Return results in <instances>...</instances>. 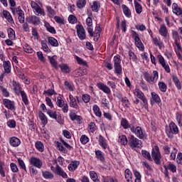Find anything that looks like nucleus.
<instances>
[{"instance_id": "obj_1", "label": "nucleus", "mask_w": 182, "mask_h": 182, "mask_svg": "<svg viewBox=\"0 0 182 182\" xmlns=\"http://www.w3.org/2000/svg\"><path fill=\"white\" fill-rule=\"evenodd\" d=\"M172 38L174 41L173 46H174L176 55L178 56V58L180 59V60H182V56H181L182 48H181V46H180V42H179L181 36L178 35V32H177V31L172 30Z\"/></svg>"}, {"instance_id": "obj_2", "label": "nucleus", "mask_w": 182, "mask_h": 182, "mask_svg": "<svg viewBox=\"0 0 182 182\" xmlns=\"http://www.w3.org/2000/svg\"><path fill=\"white\" fill-rule=\"evenodd\" d=\"M31 6L35 15H37V16H45V11L41 7L42 6L41 1H31Z\"/></svg>"}, {"instance_id": "obj_3", "label": "nucleus", "mask_w": 182, "mask_h": 182, "mask_svg": "<svg viewBox=\"0 0 182 182\" xmlns=\"http://www.w3.org/2000/svg\"><path fill=\"white\" fill-rule=\"evenodd\" d=\"M113 63H114V73L119 76L121 73H122V58H120V55H117L113 58Z\"/></svg>"}, {"instance_id": "obj_4", "label": "nucleus", "mask_w": 182, "mask_h": 182, "mask_svg": "<svg viewBox=\"0 0 182 182\" xmlns=\"http://www.w3.org/2000/svg\"><path fill=\"white\" fill-rule=\"evenodd\" d=\"M134 97H138V99H140L143 102V107L144 109H147L148 107V103H147V99L144 96V93L140 90V88L139 87H136L135 89L133 91Z\"/></svg>"}, {"instance_id": "obj_5", "label": "nucleus", "mask_w": 182, "mask_h": 182, "mask_svg": "<svg viewBox=\"0 0 182 182\" xmlns=\"http://www.w3.org/2000/svg\"><path fill=\"white\" fill-rule=\"evenodd\" d=\"M144 79L148 83H157V80H159V72L154 70L152 75L145 73Z\"/></svg>"}, {"instance_id": "obj_6", "label": "nucleus", "mask_w": 182, "mask_h": 182, "mask_svg": "<svg viewBox=\"0 0 182 182\" xmlns=\"http://www.w3.org/2000/svg\"><path fill=\"white\" fill-rule=\"evenodd\" d=\"M131 35H132V38L134 41V43L136 48H138V49H139L140 50H144V45H143V43L140 39L139 33H136V31H132Z\"/></svg>"}, {"instance_id": "obj_7", "label": "nucleus", "mask_w": 182, "mask_h": 182, "mask_svg": "<svg viewBox=\"0 0 182 182\" xmlns=\"http://www.w3.org/2000/svg\"><path fill=\"white\" fill-rule=\"evenodd\" d=\"M166 133L168 137H173V134H178V127L174 122H171L166 129Z\"/></svg>"}, {"instance_id": "obj_8", "label": "nucleus", "mask_w": 182, "mask_h": 182, "mask_svg": "<svg viewBox=\"0 0 182 182\" xmlns=\"http://www.w3.org/2000/svg\"><path fill=\"white\" fill-rule=\"evenodd\" d=\"M129 144L132 149H140L141 147H143V143L141 141L134 137L133 135L129 136Z\"/></svg>"}, {"instance_id": "obj_9", "label": "nucleus", "mask_w": 182, "mask_h": 182, "mask_svg": "<svg viewBox=\"0 0 182 182\" xmlns=\"http://www.w3.org/2000/svg\"><path fill=\"white\" fill-rule=\"evenodd\" d=\"M151 156L154 161L156 164H160V160L161 159V154H160V149L159 146H154L152 149Z\"/></svg>"}, {"instance_id": "obj_10", "label": "nucleus", "mask_w": 182, "mask_h": 182, "mask_svg": "<svg viewBox=\"0 0 182 182\" xmlns=\"http://www.w3.org/2000/svg\"><path fill=\"white\" fill-rule=\"evenodd\" d=\"M157 59L160 65L164 69L165 72H166V73H170L171 72V70L170 69V65H168V63H167V61H166L164 57H163L161 54H159L157 55Z\"/></svg>"}, {"instance_id": "obj_11", "label": "nucleus", "mask_w": 182, "mask_h": 182, "mask_svg": "<svg viewBox=\"0 0 182 182\" xmlns=\"http://www.w3.org/2000/svg\"><path fill=\"white\" fill-rule=\"evenodd\" d=\"M28 161L31 166H33L36 168H42V166H43V162L38 157L31 156L29 158Z\"/></svg>"}, {"instance_id": "obj_12", "label": "nucleus", "mask_w": 182, "mask_h": 182, "mask_svg": "<svg viewBox=\"0 0 182 182\" xmlns=\"http://www.w3.org/2000/svg\"><path fill=\"white\" fill-rule=\"evenodd\" d=\"M60 141L61 143L59 141L56 143L57 149L58 150H59V151L65 153V151H66L65 147H66V149H68V150H72V146H70L69 144L65 141V140L60 139ZM63 146H65V147Z\"/></svg>"}, {"instance_id": "obj_13", "label": "nucleus", "mask_w": 182, "mask_h": 182, "mask_svg": "<svg viewBox=\"0 0 182 182\" xmlns=\"http://www.w3.org/2000/svg\"><path fill=\"white\" fill-rule=\"evenodd\" d=\"M77 33L79 39L80 41H85L86 39V31H85V28L82 24H78L76 26Z\"/></svg>"}, {"instance_id": "obj_14", "label": "nucleus", "mask_w": 182, "mask_h": 182, "mask_svg": "<svg viewBox=\"0 0 182 182\" xmlns=\"http://www.w3.org/2000/svg\"><path fill=\"white\" fill-rule=\"evenodd\" d=\"M47 114L50 117V119H54V120H56L58 123H62V117L58 116L56 111H53L52 109L47 110Z\"/></svg>"}, {"instance_id": "obj_15", "label": "nucleus", "mask_w": 182, "mask_h": 182, "mask_svg": "<svg viewBox=\"0 0 182 182\" xmlns=\"http://www.w3.org/2000/svg\"><path fill=\"white\" fill-rule=\"evenodd\" d=\"M131 132L136 134V137L139 139H144V134H143V130L141 129V127H131Z\"/></svg>"}, {"instance_id": "obj_16", "label": "nucleus", "mask_w": 182, "mask_h": 182, "mask_svg": "<svg viewBox=\"0 0 182 182\" xmlns=\"http://www.w3.org/2000/svg\"><path fill=\"white\" fill-rule=\"evenodd\" d=\"M70 99V107H73L74 109H79V105H77L79 102V97H73L72 94L69 95Z\"/></svg>"}, {"instance_id": "obj_17", "label": "nucleus", "mask_w": 182, "mask_h": 182, "mask_svg": "<svg viewBox=\"0 0 182 182\" xmlns=\"http://www.w3.org/2000/svg\"><path fill=\"white\" fill-rule=\"evenodd\" d=\"M3 105H4L5 107L9 110H15V102L14 101H11V100L4 99Z\"/></svg>"}, {"instance_id": "obj_18", "label": "nucleus", "mask_w": 182, "mask_h": 182, "mask_svg": "<svg viewBox=\"0 0 182 182\" xmlns=\"http://www.w3.org/2000/svg\"><path fill=\"white\" fill-rule=\"evenodd\" d=\"M12 86H13V90L15 95H17V96H19V95H21V92L23 90H22V87H21V84L15 81H13Z\"/></svg>"}, {"instance_id": "obj_19", "label": "nucleus", "mask_w": 182, "mask_h": 182, "mask_svg": "<svg viewBox=\"0 0 182 182\" xmlns=\"http://www.w3.org/2000/svg\"><path fill=\"white\" fill-rule=\"evenodd\" d=\"M98 143L104 150L109 149V144H107V140L105 139V137H103L102 135H100L99 136Z\"/></svg>"}, {"instance_id": "obj_20", "label": "nucleus", "mask_w": 182, "mask_h": 182, "mask_svg": "<svg viewBox=\"0 0 182 182\" xmlns=\"http://www.w3.org/2000/svg\"><path fill=\"white\" fill-rule=\"evenodd\" d=\"M152 43L155 46H157L160 50L164 48V43L161 41V39L158 38L157 37H152Z\"/></svg>"}, {"instance_id": "obj_21", "label": "nucleus", "mask_w": 182, "mask_h": 182, "mask_svg": "<svg viewBox=\"0 0 182 182\" xmlns=\"http://www.w3.org/2000/svg\"><path fill=\"white\" fill-rule=\"evenodd\" d=\"M97 86L98 88H100V90H102V92H104V93H106L107 95H110L112 93V90H110V88L104 83L99 82L97 84Z\"/></svg>"}, {"instance_id": "obj_22", "label": "nucleus", "mask_w": 182, "mask_h": 182, "mask_svg": "<svg viewBox=\"0 0 182 182\" xmlns=\"http://www.w3.org/2000/svg\"><path fill=\"white\" fill-rule=\"evenodd\" d=\"M29 23L33 25H41V18L36 16H31L27 18Z\"/></svg>"}, {"instance_id": "obj_23", "label": "nucleus", "mask_w": 182, "mask_h": 182, "mask_svg": "<svg viewBox=\"0 0 182 182\" xmlns=\"http://www.w3.org/2000/svg\"><path fill=\"white\" fill-rule=\"evenodd\" d=\"M9 143L12 147H18V146H21V139L16 136H13L9 139Z\"/></svg>"}, {"instance_id": "obj_24", "label": "nucleus", "mask_w": 182, "mask_h": 182, "mask_svg": "<svg viewBox=\"0 0 182 182\" xmlns=\"http://www.w3.org/2000/svg\"><path fill=\"white\" fill-rule=\"evenodd\" d=\"M80 162L79 161H72L68 166L69 171H75L79 167Z\"/></svg>"}, {"instance_id": "obj_25", "label": "nucleus", "mask_w": 182, "mask_h": 182, "mask_svg": "<svg viewBox=\"0 0 182 182\" xmlns=\"http://www.w3.org/2000/svg\"><path fill=\"white\" fill-rule=\"evenodd\" d=\"M55 174L60 176L63 178H68V173L59 166H57L55 168Z\"/></svg>"}, {"instance_id": "obj_26", "label": "nucleus", "mask_w": 182, "mask_h": 182, "mask_svg": "<svg viewBox=\"0 0 182 182\" xmlns=\"http://www.w3.org/2000/svg\"><path fill=\"white\" fill-rule=\"evenodd\" d=\"M122 9L124 15L127 18H132V11H130V9L126 6V4H122Z\"/></svg>"}, {"instance_id": "obj_27", "label": "nucleus", "mask_w": 182, "mask_h": 182, "mask_svg": "<svg viewBox=\"0 0 182 182\" xmlns=\"http://www.w3.org/2000/svg\"><path fill=\"white\" fill-rule=\"evenodd\" d=\"M159 35L161 36H164V38H166L167 34L168 33V31L167 30V27H166V25L161 24L160 26L159 30Z\"/></svg>"}, {"instance_id": "obj_28", "label": "nucleus", "mask_w": 182, "mask_h": 182, "mask_svg": "<svg viewBox=\"0 0 182 182\" xmlns=\"http://www.w3.org/2000/svg\"><path fill=\"white\" fill-rule=\"evenodd\" d=\"M172 11L173 13L175 14V15H177L178 16H180L182 13V9L177 5V4L173 3L172 4Z\"/></svg>"}, {"instance_id": "obj_29", "label": "nucleus", "mask_w": 182, "mask_h": 182, "mask_svg": "<svg viewBox=\"0 0 182 182\" xmlns=\"http://www.w3.org/2000/svg\"><path fill=\"white\" fill-rule=\"evenodd\" d=\"M3 18H5L8 22L10 23H12L14 22V18H12V16L11 15V13L6 10H4L2 11Z\"/></svg>"}, {"instance_id": "obj_30", "label": "nucleus", "mask_w": 182, "mask_h": 182, "mask_svg": "<svg viewBox=\"0 0 182 182\" xmlns=\"http://www.w3.org/2000/svg\"><path fill=\"white\" fill-rule=\"evenodd\" d=\"M48 58L53 68H54L55 69H58V62L56 61V59L58 58V57L56 55H53V56H48Z\"/></svg>"}, {"instance_id": "obj_31", "label": "nucleus", "mask_w": 182, "mask_h": 182, "mask_svg": "<svg viewBox=\"0 0 182 182\" xmlns=\"http://www.w3.org/2000/svg\"><path fill=\"white\" fill-rule=\"evenodd\" d=\"M90 8L93 12H99V9H100V3L95 1L90 4Z\"/></svg>"}, {"instance_id": "obj_32", "label": "nucleus", "mask_w": 182, "mask_h": 182, "mask_svg": "<svg viewBox=\"0 0 182 182\" xmlns=\"http://www.w3.org/2000/svg\"><path fill=\"white\" fill-rule=\"evenodd\" d=\"M164 168L165 170H170V171L172 173L177 172V166L171 163H168V164L165 165Z\"/></svg>"}, {"instance_id": "obj_33", "label": "nucleus", "mask_w": 182, "mask_h": 182, "mask_svg": "<svg viewBox=\"0 0 182 182\" xmlns=\"http://www.w3.org/2000/svg\"><path fill=\"white\" fill-rule=\"evenodd\" d=\"M38 117L40 120H41V123L44 126H46V124H48V117H46V115L44 114L43 112H42V111H40L38 112Z\"/></svg>"}, {"instance_id": "obj_34", "label": "nucleus", "mask_w": 182, "mask_h": 182, "mask_svg": "<svg viewBox=\"0 0 182 182\" xmlns=\"http://www.w3.org/2000/svg\"><path fill=\"white\" fill-rule=\"evenodd\" d=\"M125 178L127 182H133V173L129 169H126L124 171Z\"/></svg>"}, {"instance_id": "obj_35", "label": "nucleus", "mask_w": 182, "mask_h": 182, "mask_svg": "<svg viewBox=\"0 0 182 182\" xmlns=\"http://www.w3.org/2000/svg\"><path fill=\"white\" fill-rule=\"evenodd\" d=\"M42 176L43 178H46V180H51L53 178V173L49 171H43Z\"/></svg>"}, {"instance_id": "obj_36", "label": "nucleus", "mask_w": 182, "mask_h": 182, "mask_svg": "<svg viewBox=\"0 0 182 182\" xmlns=\"http://www.w3.org/2000/svg\"><path fill=\"white\" fill-rule=\"evenodd\" d=\"M36 149L40 151V153H42L45 150V146H43V143L41 141H37L35 144Z\"/></svg>"}, {"instance_id": "obj_37", "label": "nucleus", "mask_w": 182, "mask_h": 182, "mask_svg": "<svg viewBox=\"0 0 182 182\" xmlns=\"http://www.w3.org/2000/svg\"><path fill=\"white\" fill-rule=\"evenodd\" d=\"M3 68L4 69L5 73H11V62L4 61L3 62Z\"/></svg>"}, {"instance_id": "obj_38", "label": "nucleus", "mask_w": 182, "mask_h": 182, "mask_svg": "<svg viewBox=\"0 0 182 182\" xmlns=\"http://www.w3.org/2000/svg\"><path fill=\"white\" fill-rule=\"evenodd\" d=\"M69 116H70V120H77V122H80V116L79 115H77L76 113L73 111H70V114H69Z\"/></svg>"}, {"instance_id": "obj_39", "label": "nucleus", "mask_w": 182, "mask_h": 182, "mask_svg": "<svg viewBox=\"0 0 182 182\" xmlns=\"http://www.w3.org/2000/svg\"><path fill=\"white\" fill-rule=\"evenodd\" d=\"M92 110L97 117H102V111H100L99 106L97 105H93Z\"/></svg>"}, {"instance_id": "obj_40", "label": "nucleus", "mask_w": 182, "mask_h": 182, "mask_svg": "<svg viewBox=\"0 0 182 182\" xmlns=\"http://www.w3.org/2000/svg\"><path fill=\"white\" fill-rule=\"evenodd\" d=\"M20 95L21 96L22 102L24 103V105H28L29 100H28V95H26V92L23 90L20 92Z\"/></svg>"}, {"instance_id": "obj_41", "label": "nucleus", "mask_w": 182, "mask_h": 182, "mask_svg": "<svg viewBox=\"0 0 182 182\" xmlns=\"http://www.w3.org/2000/svg\"><path fill=\"white\" fill-rule=\"evenodd\" d=\"M42 49L46 53H50V49L48 46V43H46V41H41V42Z\"/></svg>"}, {"instance_id": "obj_42", "label": "nucleus", "mask_w": 182, "mask_h": 182, "mask_svg": "<svg viewBox=\"0 0 182 182\" xmlns=\"http://www.w3.org/2000/svg\"><path fill=\"white\" fill-rule=\"evenodd\" d=\"M173 82L175 83V86H176L178 90H181V82H180V80L177 76L173 75L172 77Z\"/></svg>"}, {"instance_id": "obj_43", "label": "nucleus", "mask_w": 182, "mask_h": 182, "mask_svg": "<svg viewBox=\"0 0 182 182\" xmlns=\"http://www.w3.org/2000/svg\"><path fill=\"white\" fill-rule=\"evenodd\" d=\"M90 177L94 182H100V180L97 178V173L94 171H90Z\"/></svg>"}, {"instance_id": "obj_44", "label": "nucleus", "mask_w": 182, "mask_h": 182, "mask_svg": "<svg viewBox=\"0 0 182 182\" xmlns=\"http://www.w3.org/2000/svg\"><path fill=\"white\" fill-rule=\"evenodd\" d=\"M76 6L78 9H83L86 6V0H77Z\"/></svg>"}, {"instance_id": "obj_45", "label": "nucleus", "mask_w": 182, "mask_h": 182, "mask_svg": "<svg viewBox=\"0 0 182 182\" xmlns=\"http://www.w3.org/2000/svg\"><path fill=\"white\" fill-rule=\"evenodd\" d=\"M97 129V127H96V124L95 122H90L88 126V132L90 133H95Z\"/></svg>"}, {"instance_id": "obj_46", "label": "nucleus", "mask_w": 182, "mask_h": 182, "mask_svg": "<svg viewBox=\"0 0 182 182\" xmlns=\"http://www.w3.org/2000/svg\"><path fill=\"white\" fill-rule=\"evenodd\" d=\"M134 8L135 11L138 14H140L141 12H143V7H141V5L139 4L136 1H134Z\"/></svg>"}, {"instance_id": "obj_47", "label": "nucleus", "mask_w": 182, "mask_h": 182, "mask_svg": "<svg viewBox=\"0 0 182 182\" xmlns=\"http://www.w3.org/2000/svg\"><path fill=\"white\" fill-rule=\"evenodd\" d=\"M75 59L77 62L78 65H81L82 66L87 65V63H86V61L85 60L80 58V57H79L77 55H75Z\"/></svg>"}, {"instance_id": "obj_48", "label": "nucleus", "mask_w": 182, "mask_h": 182, "mask_svg": "<svg viewBox=\"0 0 182 182\" xmlns=\"http://www.w3.org/2000/svg\"><path fill=\"white\" fill-rule=\"evenodd\" d=\"M151 95L154 102H155L156 103H160V102H161V99H160V96H159L157 93H156L155 92H152Z\"/></svg>"}, {"instance_id": "obj_49", "label": "nucleus", "mask_w": 182, "mask_h": 182, "mask_svg": "<svg viewBox=\"0 0 182 182\" xmlns=\"http://www.w3.org/2000/svg\"><path fill=\"white\" fill-rule=\"evenodd\" d=\"M95 155L97 159H98V160H100V161H103L105 160V154H103L102 151L100 150L96 151Z\"/></svg>"}, {"instance_id": "obj_50", "label": "nucleus", "mask_w": 182, "mask_h": 182, "mask_svg": "<svg viewBox=\"0 0 182 182\" xmlns=\"http://www.w3.org/2000/svg\"><path fill=\"white\" fill-rule=\"evenodd\" d=\"M118 141L123 146H126L127 144V137L125 135H121L119 136Z\"/></svg>"}, {"instance_id": "obj_51", "label": "nucleus", "mask_w": 182, "mask_h": 182, "mask_svg": "<svg viewBox=\"0 0 182 182\" xmlns=\"http://www.w3.org/2000/svg\"><path fill=\"white\" fill-rule=\"evenodd\" d=\"M158 86L161 92H165L167 91V85H166V83H164V82H159L158 83Z\"/></svg>"}, {"instance_id": "obj_52", "label": "nucleus", "mask_w": 182, "mask_h": 182, "mask_svg": "<svg viewBox=\"0 0 182 182\" xmlns=\"http://www.w3.org/2000/svg\"><path fill=\"white\" fill-rule=\"evenodd\" d=\"M121 126L123 127V129H129L130 127V124L127 119L122 118L121 119Z\"/></svg>"}, {"instance_id": "obj_53", "label": "nucleus", "mask_w": 182, "mask_h": 182, "mask_svg": "<svg viewBox=\"0 0 182 182\" xmlns=\"http://www.w3.org/2000/svg\"><path fill=\"white\" fill-rule=\"evenodd\" d=\"M48 43H50V45H51V46H58L59 43H58V40H56L55 38L53 37H49L48 38Z\"/></svg>"}, {"instance_id": "obj_54", "label": "nucleus", "mask_w": 182, "mask_h": 182, "mask_svg": "<svg viewBox=\"0 0 182 182\" xmlns=\"http://www.w3.org/2000/svg\"><path fill=\"white\" fill-rule=\"evenodd\" d=\"M45 26L48 32L50 33H56V30L49 23H45Z\"/></svg>"}, {"instance_id": "obj_55", "label": "nucleus", "mask_w": 182, "mask_h": 182, "mask_svg": "<svg viewBox=\"0 0 182 182\" xmlns=\"http://www.w3.org/2000/svg\"><path fill=\"white\" fill-rule=\"evenodd\" d=\"M6 124L10 129H15V127H16V122L15 119H9Z\"/></svg>"}, {"instance_id": "obj_56", "label": "nucleus", "mask_w": 182, "mask_h": 182, "mask_svg": "<svg viewBox=\"0 0 182 182\" xmlns=\"http://www.w3.org/2000/svg\"><path fill=\"white\" fill-rule=\"evenodd\" d=\"M59 68L64 73H69V72H70V69H69V67L66 64L60 65Z\"/></svg>"}, {"instance_id": "obj_57", "label": "nucleus", "mask_w": 182, "mask_h": 182, "mask_svg": "<svg viewBox=\"0 0 182 182\" xmlns=\"http://www.w3.org/2000/svg\"><path fill=\"white\" fill-rule=\"evenodd\" d=\"M176 119L178 126L182 127V114L180 112L176 113Z\"/></svg>"}, {"instance_id": "obj_58", "label": "nucleus", "mask_w": 182, "mask_h": 182, "mask_svg": "<svg viewBox=\"0 0 182 182\" xmlns=\"http://www.w3.org/2000/svg\"><path fill=\"white\" fill-rule=\"evenodd\" d=\"M7 32L9 39H11V41L14 40L15 38V31H14L12 28H8Z\"/></svg>"}, {"instance_id": "obj_59", "label": "nucleus", "mask_w": 182, "mask_h": 182, "mask_svg": "<svg viewBox=\"0 0 182 182\" xmlns=\"http://www.w3.org/2000/svg\"><path fill=\"white\" fill-rule=\"evenodd\" d=\"M19 77H20L21 80H22L23 83H25L26 85H30L31 84V80H29V78H28V77H26L25 75L20 74Z\"/></svg>"}, {"instance_id": "obj_60", "label": "nucleus", "mask_w": 182, "mask_h": 182, "mask_svg": "<svg viewBox=\"0 0 182 182\" xmlns=\"http://www.w3.org/2000/svg\"><path fill=\"white\" fill-rule=\"evenodd\" d=\"M68 22L69 23H71L72 25H75V23H76V22H77V18H76V16H73V15H70L68 16Z\"/></svg>"}, {"instance_id": "obj_61", "label": "nucleus", "mask_w": 182, "mask_h": 182, "mask_svg": "<svg viewBox=\"0 0 182 182\" xmlns=\"http://www.w3.org/2000/svg\"><path fill=\"white\" fill-rule=\"evenodd\" d=\"M23 49L26 53H33V49H32V48H31V46L28 44H25L23 46Z\"/></svg>"}, {"instance_id": "obj_62", "label": "nucleus", "mask_w": 182, "mask_h": 182, "mask_svg": "<svg viewBox=\"0 0 182 182\" xmlns=\"http://www.w3.org/2000/svg\"><path fill=\"white\" fill-rule=\"evenodd\" d=\"M56 105L58 107H63L65 105V101L62 99V97L59 96L57 97Z\"/></svg>"}, {"instance_id": "obj_63", "label": "nucleus", "mask_w": 182, "mask_h": 182, "mask_svg": "<svg viewBox=\"0 0 182 182\" xmlns=\"http://www.w3.org/2000/svg\"><path fill=\"white\" fill-rule=\"evenodd\" d=\"M102 107L104 109H109V100L106 98H102L101 101Z\"/></svg>"}, {"instance_id": "obj_64", "label": "nucleus", "mask_w": 182, "mask_h": 182, "mask_svg": "<svg viewBox=\"0 0 182 182\" xmlns=\"http://www.w3.org/2000/svg\"><path fill=\"white\" fill-rule=\"evenodd\" d=\"M80 141L82 144H87L89 143V137L86 135H82L80 137Z\"/></svg>"}]
</instances>
